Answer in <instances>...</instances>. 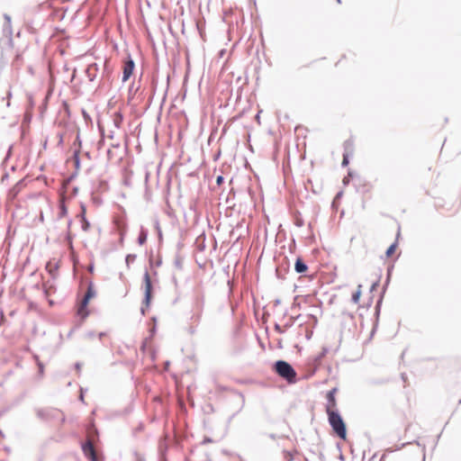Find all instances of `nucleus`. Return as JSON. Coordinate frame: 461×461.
<instances>
[{
    "label": "nucleus",
    "mask_w": 461,
    "mask_h": 461,
    "mask_svg": "<svg viewBox=\"0 0 461 461\" xmlns=\"http://www.w3.org/2000/svg\"><path fill=\"white\" fill-rule=\"evenodd\" d=\"M275 372L287 383L293 384L296 381V371L291 364L285 360H277L274 364Z\"/></svg>",
    "instance_id": "3"
},
{
    "label": "nucleus",
    "mask_w": 461,
    "mask_h": 461,
    "mask_svg": "<svg viewBox=\"0 0 461 461\" xmlns=\"http://www.w3.org/2000/svg\"><path fill=\"white\" fill-rule=\"evenodd\" d=\"M343 155L352 157L354 154V141L352 140H347L343 143Z\"/></svg>",
    "instance_id": "12"
},
{
    "label": "nucleus",
    "mask_w": 461,
    "mask_h": 461,
    "mask_svg": "<svg viewBox=\"0 0 461 461\" xmlns=\"http://www.w3.org/2000/svg\"><path fill=\"white\" fill-rule=\"evenodd\" d=\"M98 70L96 63H92L86 68V74L89 81L93 82L96 78Z\"/></svg>",
    "instance_id": "11"
},
{
    "label": "nucleus",
    "mask_w": 461,
    "mask_h": 461,
    "mask_svg": "<svg viewBox=\"0 0 461 461\" xmlns=\"http://www.w3.org/2000/svg\"><path fill=\"white\" fill-rule=\"evenodd\" d=\"M135 64L134 61L130 58L124 62L123 66V73H122V81H127L130 77L132 75Z\"/></svg>",
    "instance_id": "10"
},
{
    "label": "nucleus",
    "mask_w": 461,
    "mask_h": 461,
    "mask_svg": "<svg viewBox=\"0 0 461 461\" xmlns=\"http://www.w3.org/2000/svg\"><path fill=\"white\" fill-rule=\"evenodd\" d=\"M136 259V255H133V254H128L125 258V263L128 267H130V265L131 263L134 262V260Z\"/></svg>",
    "instance_id": "20"
},
{
    "label": "nucleus",
    "mask_w": 461,
    "mask_h": 461,
    "mask_svg": "<svg viewBox=\"0 0 461 461\" xmlns=\"http://www.w3.org/2000/svg\"><path fill=\"white\" fill-rule=\"evenodd\" d=\"M329 423L334 433L340 438L345 439L347 436L346 424L339 411H329L327 413Z\"/></svg>",
    "instance_id": "2"
},
{
    "label": "nucleus",
    "mask_w": 461,
    "mask_h": 461,
    "mask_svg": "<svg viewBox=\"0 0 461 461\" xmlns=\"http://www.w3.org/2000/svg\"><path fill=\"white\" fill-rule=\"evenodd\" d=\"M97 429L94 427L90 428L88 429V438L82 444L83 453L90 461H98V456L94 447V438L97 437Z\"/></svg>",
    "instance_id": "5"
},
{
    "label": "nucleus",
    "mask_w": 461,
    "mask_h": 461,
    "mask_svg": "<svg viewBox=\"0 0 461 461\" xmlns=\"http://www.w3.org/2000/svg\"><path fill=\"white\" fill-rule=\"evenodd\" d=\"M204 306V295L203 293H196L194 297L193 302V315L191 316V320L194 322H199L201 320L202 312Z\"/></svg>",
    "instance_id": "8"
},
{
    "label": "nucleus",
    "mask_w": 461,
    "mask_h": 461,
    "mask_svg": "<svg viewBox=\"0 0 461 461\" xmlns=\"http://www.w3.org/2000/svg\"><path fill=\"white\" fill-rule=\"evenodd\" d=\"M74 160H75V167L76 168H79L80 160H79V150H75L73 155Z\"/></svg>",
    "instance_id": "21"
},
{
    "label": "nucleus",
    "mask_w": 461,
    "mask_h": 461,
    "mask_svg": "<svg viewBox=\"0 0 461 461\" xmlns=\"http://www.w3.org/2000/svg\"><path fill=\"white\" fill-rule=\"evenodd\" d=\"M148 230L143 227L140 228V234L138 237V243L143 245L147 241Z\"/></svg>",
    "instance_id": "14"
},
{
    "label": "nucleus",
    "mask_w": 461,
    "mask_h": 461,
    "mask_svg": "<svg viewBox=\"0 0 461 461\" xmlns=\"http://www.w3.org/2000/svg\"><path fill=\"white\" fill-rule=\"evenodd\" d=\"M67 213H68L67 207L64 203H61L59 205V216L61 218V217L66 216Z\"/></svg>",
    "instance_id": "19"
},
{
    "label": "nucleus",
    "mask_w": 461,
    "mask_h": 461,
    "mask_svg": "<svg viewBox=\"0 0 461 461\" xmlns=\"http://www.w3.org/2000/svg\"><path fill=\"white\" fill-rule=\"evenodd\" d=\"M35 413L37 418L43 421H50L58 419H60L61 423L66 421V418L62 411L55 408H37L35 409Z\"/></svg>",
    "instance_id": "4"
},
{
    "label": "nucleus",
    "mask_w": 461,
    "mask_h": 461,
    "mask_svg": "<svg viewBox=\"0 0 461 461\" xmlns=\"http://www.w3.org/2000/svg\"><path fill=\"white\" fill-rule=\"evenodd\" d=\"M104 336H105V333H104V332H100V333L98 334V337H99V339H102Z\"/></svg>",
    "instance_id": "37"
},
{
    "label": "nucleus",
    "mask_w": 461,
    "mask_h": 461,
    "mask_svg": "<svg viewBox=\"0 0 461 461\" xmlns=\"http://www.w3.org/2000/svg\"><path fill=\"white\" fill-rule=\"evenodd\" d=\"M349 156H347V155H343V158H342V162H341V166L342 167H346L348 165L349 163Z\"/></svg>",
    "instance_id": "24"
},
{
    "label": "nucleus",
    "mask_w": 461,
    "mask_h": 461,
    "mask_svg": "<svg viewBox=\"0 0 461 461\" xmlns=\"http://www.w3.org/2000/svg\"><path fill=\"white\" fill-rule=\"evenodd\" d=\"M389 277H390V273L388 272V276H387V280H386V285L389 283Z\"/></svg>",
    "instance_id": "41"
},
{
    "label": "nucleus",
    "mask_w": 461,
    "mask_h": 461,
    "mask_svg": "<svg viewBox=\"0 0 461 461\" xmlns=\"http://www.w3.org/2000/svg\"><path fill=\"white\" fill-rule=\"evenodd\" d=\"M361 287H362V285H358V289H357V291H356V292L352 294V298H351V300H352V302H353L354 303H357L359 302V298H360V295H361Z\"/></svg>",
    "instance_id": "16"
},
{
    "label": "nucleus",
    "mask_w": 461,
    "mask_h": 461,
    "mask_svg": "<svg viewBox=\"0 0 461 461\" xmlns=\"http://www.w3.org/2000/svg\"><path fill=\"white\" fill-rule=\"evenodd\" d=\"M275 330L278 333H283L285 331L279 324L275 325Z\"/></svg>",
    "instance_id": "32"
},
{
    "label": "nucleus",
    "mask_w": 461,
    "mask_h": 461,
    "mask_svg": "<svg viewBox=\"0 0 461 461\" xmlns=\"http://www.w3.org/2000/svg\"><path fill=\"white\" fill-rule=\"evenodd\" d=\"M190 333H194V328H190Z\"/></svg>",
    "instance_id": "42"
},
{
    "label": "nucleus",
    "mask_w": 461,
    "mask_h": 461,
    "mask_svg": "<svg viewBox=\"0 0 461 461\" xmlns=\"http://www.w3.org/2000/svg\"><path fill=\"white\" fill-rule=\"evenodd\" d=\"M75 329H72L68 334V337L70 338L72 336V333L74 332Z\"/></svg>",
    "instance_id": "38"
},
{
    "label": "nucleus",
    "mask_w": 461,
    "mask_h": 461,
    "mask_svg": "<svg viewBox=\"0 0 461 461\" xmlns=\"http://www.w3.org/2000/svg\"><path fill=\"white\" fill-rule=\"evenodd\" d=\"M336 392H337V388H333L330 391H329L327 393V401H328L327 405H326V412L327 413L329 412V411H337L336 410L337 402H336V399H335Z\"/></svg>",
    "instance_id": "9"
},
{
    "label": "nucleus",
    "mask_w": 461,
    "mask_h": 461,
    "mask_svg": "<svg viewBox=\"0 0 461 461\" xmlns=\"http://www.w3.org/2000/svg\"><path fill=\"white\" fill-rule=\"evenodd\" d=\"M294 269L297 273L302 274L308 269V267L303 259L298 258L295 261Z\"/></svg>",
    "instance_id": "13"
},
{
    "label": "nucleus",
    "mask_w": 461,
    "mask_h": 461,
    "mask_svg": "<svg viewBox=\"0 0 461 461\" xmlns=\"http://www.w3.org/2000/svg\"><path fill=\"white\" fill-rule=\"evenodd\" d=\"M395 248H396V244H395V243L392 244V245L387 249V250H386V252H385L386 256H387V257L392 256V255L394 253V251H395Z\"/></svg>",
    "instance_id": "23"
},
{
    "label": "nucleus",
    "mask_w": 461,
    "mask_h": 461,
    "mask_svg": "<svg viewBox=\"0 0 461 461\" xmlns=\"http://www.w3.org/2000/svg\"><path fill=\"white\" fill-rule=\"evenodd\" d=\"M224 181V177L222 176H218L216 178V184L221 185Z\"/></svg>",
    "instance_id": "30"
},
{
    "label": "nucleus",
    "mask_w": 461,
    "mask_h": 461,
    "mask_svg": "<svg viewBox=\"0 0 461 461\" xmlns=\"http://www.w3.org/2000/svg\"><path fill=\"white\" fill-rule=\"evenodd\" d=\"M95 331H88L85 334V338L88 339H92L95 337Z\"/></svg>",
    "instance_id": "28"
},
{
    "label": "nucleus",
    "mask_w": 461,
    "mask_h": 461,
    "mask_svg": "<svg viewBox=\"0 0 461 461\" xmlns=\"http://www.w3.org/2000/svg\"><path fill=\"white\" fill-rule=\"evenodd\" d=\"M20 59H21V54H19L18 52H16V53H15V55H14V59L13 65H14V66H18V65H19Z\"/></svg>",
    "instance_id": "25"
},
{
    "label": "nucleus",
    "mask_w": 461,
    "mask_h": 461,
    "mask_svg": "<svg viewBox=\"0 0 461 461\" xmlns=\"http://www.w3.org/2000/svg\"><path fill=\"white\" fill-rule=\"evenodd\" d=\"M113 125L115 128L119 129L122 122V116L120 113H116L113 120Z\"/></svg>",
    "instance_id": "15"
},
{
    "label": "nucleus",
    "mask_w": 461,
    "mask_h": 461,
    "mask_svg": "<svg viewBox=\"0 0 461 461\" xmlns=\"http://www.w3.org/2000/svg\"><path fill=\"white\" fill-rule=\"evenodd\" d=\"M89 227H90V223L87 221V220L85 217V208H83L82 229H83V230L86 231V230H88Z\"/></svg>",
    "instance_id": "17"
},
{
    "label": "nucleus",
    "mask_w": 461,
    "mask_h": 461,
    "mask_svg": "<svg viewBox=\"0 0 461 461\" xmlns=\"http://www.w3.org/2000/svg\"><path fill=\"white\" fill-rule=\"evenodd\" d=\"M343 182H344V184H345V185H347V184L348 183V179L347 177H345V178L343 179Z\"/></svg>",
    "instance_id": "40"
},
{
    "label": "nucleus",
    "mask_w": 461,
    "mask_h": 461,
    "mask_svg": "<svg viewBox=\"0 0 461 461\" xmlns=\"http://www.w3.org/2000/svg\"><path fill=\"white\" fill-rule=\"evenodd\" d=\"M284 458L285 461H293L294 460V455L287 450L284 451Z\"/></svg>",
    "instance_id": "22"
},
{
    "label": "nucleus",
    "mask_w": 461,
    "mask_h": 461,
    "mask_svg": "<svg viewBox=\"0 0 461 461\" xmlns=\"http://www.w3.org/2000/svg\"><path fill=\"white\" fill-rule=\"evenodd\" d=\"M113 137H114V132L112 131H110V133L108 134V138H109V139H113Z\"/></svg>",
    "instance_id": "36"
},
{
    "label": "nucleus",
    "mask_w": 461,
    "mask_h": 461,
    "mask_svg": "<svg viewBox=\"0 0 461 461\" xmlns=\"http://www.w3.org/2000/svg\"><path fill=\"white\" fill-rule=\"evenodd\" d=\"M143 289H144V299L140 309L141 313L144 315L146 308L149 307L151 297H152V283L148 271H145L143 276Z\"/></svg>",
    "instance_id": "7"
},
{
    "label": "nucleus",
    "mask_w": 461,
    "mask_h": 461,
    "mask_svg": "<svg viewBox=\"0 0 461 461\" xmlns=\"http://www.w3.org/2000/svg\"><path fill=\"white\" fill-rule=\"evenodd\" d=\"M135 456H136V461H145L144 456L138 453H135Z\"/></svg>",
    "instance_id": "33"
},
{
    "label": "nucleus",
    "mask_w": 461,
    "mask_h": 461,
    "mask_svg": "<svg viewBox=\"0 0 461 461\" xmlns=\"http://www.w3.org/2000/svg\"><path fill=\"white\" fill-rule=\"evenodd\" d=\"M109 73H110V70H109V68L107 66V63L105 62L104 64V72H103V77H104V75H106L107 77L109 76Z\"/></svg>",
    "instance_id": "27"
},
{
    "label": "nucleus",
    "mask_w": 461,
    "mask_h": 461,
    "mask_svg": "<svg viewBox=\"0 0 461 461\" xmlns=\"http://www.w3.org/2000/svg\"><path fill=\"white\" fill-rule=\"evenodd\" d=\"M81 367H82V364L80 362H77L75 364V368L77 369V372H80Z\"/></svg>",
    "instance_id": "34"
},
{
    "label": "nucleus",
    "mask_w": 461,
    "mask_h": 461,
    "mask_svg": "<svg viewBox=\"0 0 461 461\" xmlns=\"http://www.w3.org/2000/svg\"><path fill=\"white\" fill-rule=\"evenodd\" d=\"M382 303V299H380L378 302H377V304L375 306V310H376V313L378 314L379 313V309H380V304Z\"/></svg>",
    "instance_id": "35"
},
{
    "label": "nucleus",
    "mask_w": 461,
    "mask_h": 461,
    "mask_svg": "<svg viewBox=\"0 0 461 461\" xmlns=\"http://www.w3.org/2000/svg\"><path fill=\"white\" fill-rule=\"evenodd\" d=\"M80 400L83 401L84 400V396H83V393L80 394L79 396Z\"/></svg>",
    "instance_id": "43"
},
{
    "label": "nucleus",
    "mask_w": 461,
    "mask_h": 461,
    "mask_svg": "<svg viewBox=\"0 0 461 461\" xmlns=\"http://www.w3.org/2000/svg\"><path fill=\"white\" fill-rule=\"evenodd\" d=\"M76 141L78 142L79 145L81 144V141H80V139H79V135H77Z\"/></svg>",
    "instance_id": "39"
},
{
    "label": "nucleus",
    "mask_w": 461,
    "mask_h": 461,
    "mask_svg": "<svg viewBox=\"0 0 461 461\" xmlns=\"http://www.w3.org/2000/svg\"><path fill=\"white\" fill-rule=\"evenodd\" d=\"M155 227H156V229L158 230V237L161 239L162 232H161V230H160V227H159V223H158V221H156V222H155Z\"/></svg>",
    "instance_id": "29"
},
{
    "label": "nucleus",
    "mask_w": 461,
    "mask_h": 461,
    "mask_svg": "<svg viewBox=\"0 0 461 461\" xmlns=\"http://www.w3.org/2000/svg\"><path fill=\"white\" fill-rule=\"evenodd\" d=\"M3 17V36L0 39V48L2 51V57L9 58V56L13 54L14 50L12 19L11 16L7 14H5Z\"/></svg>",
    "instance_id": "1"
},
{
    "label": "nucleus",
    "mask_w": 461,
    "mask_h": 461,
    "mask_svg": "<svg viewBox=\"0 0 461 461\" xmlns=\"http://www.w3.org/2000/svg\"><path fill=\"white\" fill-rule=\"evenodd\" d=\"M34 359H35L36 364L38 366L39 373H40L41 375H42L43 372H44V365L42 364L41 361H40L39 357L37 355H34Z\"/></svg>",
    "instance_id": "18"
},
{
    "label": "nucleus",
    "mask_w": 461,
    "mask_h": 461,
    "mask_svg": "<svg viewBox=\"0 0 461 461\" xmlns=\"http://www.w3.org/2000/svg\"><path fill=\"white\" fill-rule=\"evenodd\" d=\"M175 266L177 267V268H182V259L179 258H176L175 259V262H174Z\"/></svg>",
    "instance_id": "26"
},
{
    "label": "nucleus",
    "mask_w": 461,
    "mask_h": 461,
    "mask_svg": "<svg viewBox=\"0 0 461 461\" xmlns=\"http://www.w3.org/2000/svg\"><path fill=\"white\" fill-rule=\"evenodd\" d=\"M95 290L94 288V285L93 283H89L88 284V286H87V290L84 295V298L82 299L79 306H78V309H77V314L84 320L86 319L88 314H89V312L87 310V305H88V303L89 301L95 296Z\"/></svg>",
    "instance_id": "6"
},
{
    "label": "nucleus",
    "mask_w": 461,
    "mask_h": 461,
    "mask_svg": "<svg viewBox=\"0 0 461 461\" xmlns=\"http://www.w3.org/2000/svg\"><path fill=\"white\" fill-rule=\"evenodd\" d=\"M378 284H379V281H378V280H377V281H375V283H373V285H371V287H370V292L375 291V290L377 288Z\"/></svg>",
    "instance_id": "31"
}]
</instances>
